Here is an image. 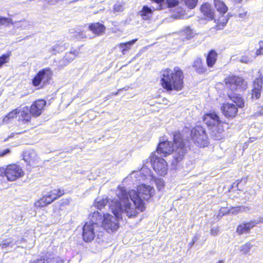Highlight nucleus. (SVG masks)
<instances>
[{
  "mask_svg": "<svg viewBox=\"0 0 263 263\" xmlns=\"http://www.w3.org/2000/svg\"><path fill=\"white\" fill-rule=\"evenodd\" d=\"M181 36L183 41L185 40H191L195 34L194 30L189 27H186L184 29L182 30L180 33Z\"/></svg>",
  "mask_w": 263,
  "mask_h": 263,
  "instance_id": "25",
  "label": "nucleus"
},
{
  "mask_svg": "<svg viewBox=\"0 0 263 263\" xmlns=\"http://www.w3.org/2000/svg\"><path fill=\"white\" fill-rule=\"evenodd\" d=\"M23 159L30 165L36 164L38 162V156L32 149L26 151L23 155Z\"/></svg>",
  "mask_w": 263,
  "mask_h": 263,
  "instance_id": "18",
  "label": "nucleus"
},
{
  "mask_svg": "<svg viewBox=\"0 0 263 263\" xmlns=\"http://www.w3.org/2000/svg\"><path fill=\"white\" fill-rule=\"evenodd\" d=\"M260 78L256 80L254 82L253 89L252 90V97L258 99L260 96V91L263 84V66L260 71Z\"/></svg>",
  "mask_w": 263,
  "mask_h": 263,
  "instance_id": "16",
  "label": "nucleus"
},
{
  "mask_svg": "<svg viewBox=\"0 0 263 263\" xmlns=\"http://www.w3.org/2000/svg\"><path fill=\"white\" fill-rule=\"evenodd\" d=\"M31 114L28 106L18 108V130L15 131V134H20L24 132L23 130L28 125L31 118Z\"/></svg>",
  "mask_w": 263,
  "mask_h": 263,
  "instance_id": "8",
  "label": "nucleus"
},
{
  "mask_svg": "<svg viewBox=\"0 0 263 263\" xmlns=\"http://www.w3.org/2000/svg\"><path fill=\"white\" fill-rule=\"evenodd\" d=\"M30 263H45V259L40 258L31 261Z\"/></svg>",
  "mask_w": 263,
  "mask_h": 263,
  "instance_id": "50",
  "label": "nucleus"
},
{
  "mask_svg": "<svg viewBox=\"0 0 263 263\" xmlns=\"http://www.w3.org/2000/svg\"><path fill=\"white\" fill-rule=\"evenodd\" d=\"M248 207L244 206H239L236 207H231V214H237L238 213L242 211H248L249 210Z\"/></svg>",
  "mask_w": 263,
  "mask_h": 263,
  "instance_id": "36",
  "label": "nucleus"
},
{
  "mask_svg": "<svg viewBox=\"0 0 263 263\" xmlns=\"http://www.w3.org/2000/svg\"><path fill=\"white\" fill-rule=\"evenodd\" d=\"M218 263H223V261H222V260H220V261H218Z\"/></svg>",
  "mask_w": 263,
  "mask_h": 263,
  "instance_id": "59",
  "label": "nucleus"
},
{
  "mask_svg": "<svg viewBox=\"0 0 263 263\" xmlns=\"http://www.w3.org/2000/svg\"><path fill=\"white\" fill-rule=\"evenodd\" d=\"M261 112L263 114V107L261 109Z\"/></svg>",
  "mask_w": 263,
  "mask_h": 263,
  "instance_id": "60",
  "label": "nucleus"
},
{
  "mask_svg": "<svg viewBox=\"0 0 263 263\" xmlns=\"http://www.w3.org/2000/svg\"><path fill=\"white\" fill-rule=\"evenodd\" d=\"M230 109V104L228 103H223L222 106L221 107V110L223 114L226 117H230V111H229Z\"/></svg>",
  "mask_w": 263,
  "mask_h": 263,
  "instance_id": "35",
  "label": "nucleus"
},
{
  "mask_svg": "<svg viewBox=\"0 0 263 263\" xmlns=\"http://www.w3.org/2000/svg\"><path fill=\"white\" fill-rule=\"evenodd\" d=\"M193 67L195 68L197 72L200 73H203L205 71V68L203 66L202 61L198 58L194 62Z\"/></svg>",
  "mask_w": 263,
  "mask_h": 263,
  "instance_id": "32",
  "label": "nucleus"
},
{
  "mask_svg": "<svg viewBox=\"0 0 263 263\" xmlns=\"http://www.w3.org/2000/svg\"><path fill=\"white\" fill-rule=\"evenodd\" d=\"M237 2L239 3L241 2V0H236Z\"/></svg>",
  "mask_w": 263,
  "mask_h": 263,
  "instance_id": "61",
  "label": "nucleus"
},
{
  "mask_svg": "<svg viewBox=\"0 0 263 263\" xmlns=\"http://www.w3.org/2000/svg\"><path fill=\"white\" fill-rule=\"evenodd\" d=\"M91 218L89 221L91 222H96L97 224H99L102 219V217L101 214L98 211H95L91 215Z\"/></svg>",
  "mask_w": 263,
  "mask_h": 263,
  "instance_id": "33",
  "label": "nucleus"
},
{
  "mask_svg": "<svg viewBox=\"0 0 263 263\" xmlns=\"http://www.w3.org/2000/svg\"><path fill=\"white\" fill-rule=\"evenodd\" d=\"M254 221H255L256 222H258L257 224H258L260 222H263V218H260L259 220H257V221L254 220Z\"/></svg>",
  "mask_w": 263,
  "mask_h": 263,
  "instance_id": "56",
  "label": "nucleus"
},
{
  "mask_svg": "<svg viewBox=\"0 0 263 263\" xmlns=\"http://www.w3.org/2000/svg\"><path fill=\"white\" fill-rule=\"evenodd\" d=\"M18 116V108L10 112L4 119V121H7L10 119L13 118Z\"/></svg>",
  "mask_w": 263,
  "mask_h": 263,
  "instance_id": "40",
  "label": "nucleus"
},
{
  "mask_svg": "<svg viewBox=\"0 0 263 263\" xmlns=\"http://www.w3.org/2000/svg\"><path fill=\"white\" fill-rule=\"evenodd\" d=\"M16 242H17V241L15 240L14 239L8 238V239L3 240L0 243V247L2 249H4V248H6L9 247H12L14 245H17Z\"/></svg>",
  "mask_w": 263,
  "mask_h": 263,
  "instance_id": "31",
  "label": "nucleus"
},
{
  "mask_svg": "<svg viewBox=\"0 0 263 263\" xmlns=\"http://www.w3.org/2000/svg\"><path fill=\"white\" fill-rule=\"evenodd\" d=\"M64 194V191L61 189H54L44 195L42 198L35 203L37 207H43L50 204Z\"/></svg>",
  "mask_w": 263,
  "mask_h": 263,
  "instance_id": "11",
  "label": "nucleus"
},
{
  "mask_svg": "<svg viewBox=\"0 0 263 263\" xmlns=\"http://www.w3.org/2000/svg\"><path fill=\"white\" fill-rule=\"evenodd\" d=\"M219 232V229L217 227H213L210 230V233L212 235L216 236Z\"/></svg>",
  "mask_w": 263,
  "mask_h": 263,
  "instance_id": "48",
  "label": "nucleus"
},
{
  "mask_svg": "<svg viewBox=\"0 0 263 263\" xmlns=\"http://www.w3.org/2000/svg\"><path fill=\"white\" fill-rule=\"evenodd\" d=\"M191 135L193 142L198 146L204 147L208 146V137L202 127L196 126L193 128Z\"/></svg>",
  "mask_w": 263,
  "mask_h": 263,
  "instance_id": "9",
  "label": "nucleus"
},
{
  "mask_svg": "<svg viewBox=\"0 0 263 263\" xmlns=\"http://www.w3.org/2000/svg\"><path fill=\"white\" fill-rule=\"evenodd\" d=\"M121 90H122L121 89H119V90H118V92H117L115 95H117L119 93V92L120 91H121Z\"/></svg>",
  "mask_w": 263,
  "mask_h": 263,
  "instance_id": "58",
  "label": "nucleus"
},
{
  "mask_svg": "<svg viewBox=\"0 0 263 263\" xmlns=\"http://www.w3.org/2000/svg\"><path fill=\"white\" fill-rule=\"evenodd\" d=\"M198 236L196 235L195 236L193 239H192V242L190 243V245L191 246V247H192V246H193V245L195 243V242L198 240Z\"/></svg>",
  "mask_w": 263,
  "mask_h": 263,
  "instance_id": "53",
  "label": "nucleus"
},
{
  "mask_svg": "<svg viewBox=\"0 0 263 263\" xmlns=\"http://www.w3.org/2000/svg\"><path fill=\"white\" fill-rule=\"evenodd\" d=\"M102 228L96 222L88 221L85 223L83 227L82 237L85 242H91Z\"/></svg>",
  "mask_w": 263,
  "mask_h": 263,
  "instance_id": "7",
  "label": "nucleus"
},
{
  "mask_svg": "<svg viewBox=\"0 0 263 263\" xmlns=\"http://www.w3.org/2000/svg\"><path fill=\"white\" fill-rule=\"evenodd\" d=\"M155 194V189L149 185L142 184L138 186L137 191H127L124 187L119 186L116 191L117 197L120 200L118 209L122 210L129 217H135L139 212L145 210L143 200H148Z\"/></svg>",
  "mask_w": 263,
  "mask_h": 263,
  "instance_id": "1",
  "label": "nucleus"
},
{
  "mask_svg": "<svg viewBox=\"0 0 263 263\" xmlns=\"http://www.w3.org/2000/svg\"><path fill=\"white\" fill-rule=\"evenodd\" d=\"M89 28L93 33L100 35L105 31V26L100 23H92L89 25Z\"/></svg>",
  "mask_w": 263,
  "mask_h": 263,
  "instance_id": "22",
  "label": "nucleus"
},
{
  "mask_svg": "<svg viewBox=\"0 0 263 263\" xmlns=\"http://www.w3.org/2000/svg\"><path fill=\"white\" fill-rule=\"evenodd\" d=\"M27 22V25L25 26V24H23L22 23L17 24V26H18L17 28H21L22 29H25L27 26L28 25V22L26 21Z\"/></svg>",
  "mask_w": 263,
  "mask_h": 263,
  "instance_id": "51",
  "label": "nucleus"
},
{
  "mask_svg": "<svg viewBox=\"0 0 263 263\" xmlns=\"http://www.w3.org/2000/svg\"><path fill=\"white\" fill-rule=\"evenodd\" d=\"M114 11L115 12H122L124 9V3L123 2H117L114 5Z\"/></svg>",
  "mask_w": 263,
  "mask_h": 263,
  "instance_id": "38",
  "label": "nucleus"
},
{
  "mask_svg": "<svg viewBox=\"0 0 263 263\" xmlns=\"http://www.w3.org/2000/svg\"><path fill=\"white\" fill-rule=\"evenodd\" d=\"M120 203V200L118 201H111L110 204V209H111L114 215L109 214L103 215V221L102 226L104 229L108 232L116 231L119 227V220L122 219L123 217H128L126 213L122 212V210L118 209V204Z\"/></svg>",
  "mask_w": 263,
  "mask_h": 263,
  "instance_id": "4",
  "label": "nucleus"
},
{
  "mask_svg": "<svg viewBox=\"0 0 263 263\" xmlns=\"http://www.w3.org/2000/svg\"><path fill=\"white\" fill-rule=\"evenodd\" d=\"M52 72L49 68H45L40 70L32 80L34 86L43 87L50 80Z\"/></svg>",
  "mask_w": 263,
  "mask_h": 263,
  "instance_id": "12",
  "label": "nucleus"
},
{
  "mask_svg": "<svg viewBox=\"0 0 263 263\" xmlns=\"http://www.w3.org/2000/svg\"><path fill=\"white\" fill-rule=\"evenodd\" d=\"M160 83L162 87L167 91H180L183 87V74L178 67L173 69L166 68L161 72Z\"/></svg>",
  "mask_w": 263,
  "mask_h": 263,
  "instance_id": "3",
  "label": "nucleus"
},
{
  "mask_svg": "<svg viewBox=\"0 0 263 263\" xmlns=\"http://www.w3.org/2000/svg\"><path fill=\"white\" fill-rule=\"evenodd\" d=\"M21 23L25 24V26L27 25V22L25 20L13 22L12 19L10 18L1 16L0 25L8 26L9 24H12L13 25L14 27H18V26H17V24Z\"/></svg>",
  "mask_w": 263,
  "mask_h": 263,
  "instance_id": "21",
  "label": "nucleus"
},
{
  "mask_svg": "<svg viewBox=\"0 0 263 263\" xmlns=\"http://www.w3.org/2000/svg\"><path fill=\"white\" fill-rule=\"evenodd\" d=\"M173 17L174 18H180L181 17L179 15H175V14H174L173 15Z\"/></svg>",
  "mask_w": 263,
  "mask_h": 263,
  "instance_id": "57",
  "label": "nucleus"
},
{
  "mask_svg": "<svg viewBox=\"0 0 263 263\" xmlns=\"http://www.w3.org/2000/svg\"><path fill=\"white\" fill-rule=\"evenodd\" d=\"M10 60L9 54H4L0 57V68H1L3 65L7 63Z\"/></svg>",
  "mask_w": 263,
  "mask_h": 263,
  "instance_id": "41",
  "label": "nucleus"
},
{
  "mask_svg": "<svg viewBox=\"0 0 263 263\" xmlns=\"http://www.w3.org/2000/svg\"><path fill=\"white\" fill-rule=\"evenodd\" d=\"M130 175L131 178L135 177L137 180L139 181L145 180H152L154 178L151 170L145 166V163L140 171H134Z\"/></svg>",
  "mask_w": 263,
  "mask_h": 263,
  "instance_id": "13",
  "label": "nucleus"
},
{
  "mask_svg": "<svg viewBox=\"0 0 263 263\" xmlns=\"http://www.w3.org/2000/svg\"><path fill=\"white\" fill-rule=\"evenodd\" d=\"M64 261L53 254L48 253L46 255V263H63Z\"/></svg>",
  "mask_w": 263,
  "mask_h": 263,
  "instance_id": "30",
  "label": "nucleus"
},
{
  "mask_svg": "<svg viewBox=\"0 0 263 263\" xmlns=\"http://www.w3.org/2000/svg\"><path fill=\"white\" fill-rule=\"evenodd\" d=\"M145 161H146V163H147L148 162V159L146 160Z\"/></svg>",
  "mask_w": 263,
  "mask_h": 263,
  "instance_id": "62",
  "label": "nucleus"
},
{
  "mask_svg": "<svg viewBox=\"0 0 263 263\" xmlns=\"http://www.w3.org/2000/svg\"><path fill=\"white\" fill-rule=\"evenodd\" d=\"M46 104V102L44 100L35 101L29 108L31 115L34 117L41 115Z\"/></svg>",
  "mask_w": 263,
  "mask_h": 263,
  "instance_id": "17",
  "label": "nucleus"
},
{
  "mask_svg": "<svg viewBox=\"0 0 263 263\" xmlns=\"http://www.w3.org/2000/svg\"><path fill=\"white\" fill-rule=\"evenodd\" d=\"M200 10L201 13L207 18L210 20L214 19V13L210 4L207 3L203 4L200 8Z\"/></svg>",
  "mask_w": 263,
  "mask_h": 263,
  "instance_id": "20",
  "label": "nucleus"
},
{
  "mask_svg": "<svg viewBox=\"0 0 263 263\" xmlns=\"http://www.w3.org/2000/svg\"><path fill=\"white\" fill-rule=\"evenodd\" d=\"M153 2L157 3L158 4H159L160 6H159V9H162L161 8V4H163L164 3V0H152Z\"/></svg>",
  "mask_w": 263,
  "mask_h": 263,
  "instance_id": "54",
  "label": "nucleus"
},
{
  "mask_svg": "<svg viewBox=\"0 0 263 263\" xmlns=\"http://www.w3.org/2000/svg\"><path fill=\"white\" fill-rule=\"evenodd\" d=\"M231 117L235 116L238 111L237 107L242 108L244 106V101L239 93L235 94L233 96H231Z\"/></svg>",
  "mask_w": 263,
  "mask_h": 263,
  "instance_id": "15",
  "label": "nucleus"
},
{
  "mask_svg": "<svg viewBox=\"0 0 263 263\" xmlns=\"http://www.w3.org/2000/svg\"><path fill=\"white\" fill-rule=\"evenodd\" d=\"M152 9L146 6H144L142 10L139 12L140 15L145 20L149 19L152 16Z\"/></svg>",
  "mask_w": 263,
  "mask_h": 263,
  "instance_id": "28",
  "label": "nucleus"
},
{
  "mask_svg": "<svg viewBox=\"0 0 263 263\" xmlns=\"http://www.w3.org/2000/svg\"><path fill=\"white\" fill-rule=\"evenodd\" d=\"M253 61V57H250L248 56H242L240 59V61L244 63H248Z\"/></svg>",
  "mask_w": 263,
  "mask_h": 263,
  "instance_id": "45",
  "label": "nucleus"
},
{
  "mask_svg": "<svg viewBox=\"0 0 263 263\" xmlns=\"http://www.w3.org/2000/svg\"><path fill=\"white\" fill-rule=\"evenodd\" d=\"M198 0H184L186 5L190 9H193L196 5Z\"/></svg>",
  "mask_w": 263,
  "mask_h": 263,
  "instance_id": "42",
  "label": "nucleus"
},
{
  "mask_svg": "<svg viewBox=\"0 0 263 263\" xmlns=\"http://www.w3.org/2000/svg\"><path fill=\"white\" fill-rule=\"evenodd\" d=\"M10 153V151L9 148H7L3 151H0V157H2L5 156V155L9 154Z\"/></svg>",
  "mask_w": 263,
  "mask_h": 263,
  "instance_id": "49",
  "label": "nucleus"
},
{
  "mask_svg": "<svg viewBox=\"0 0 263 263\" xmlns=\"http://www.w3.org/2000/svg\"><path fill=\"white\" fill-rule=\"evenodd\" d=\"M174 145L171 141L167 140L160 142L156 151L158 154L164 157L173 152L172 164L176 165L184 159L187 148L181 134L179 133H176L174 135Z\"/></svg>",
  "mask_w": 263,
  "mask_h": 263,
  "instance_id": "2",
  "label": "nucleus"
},
{
  "mask_svg": "<svg viewBox=\"0 0 263 263\" xmlns=\"http://www.w3.org/2000/svg\"><path fill=\"white\" fill-rule=\"evenodd\" d=\"M156 185L159 190H162L164 186V182L163 179L161 178H155L154 180Z\"/></svg>",
  "mask_w": 263,
  "mask_h": 263,
  "instance_id": "39",
  "label": "nucleus"
},
{
  "mask_svg": "<svg viewBox=\"0 0 263 263\" xmlns=\"http://www.w3.org/2000/svg\"><path fill=\"white\" fill-rule=\"evenodd\" d=\"M24 175L22 167L16 164L8 165L6 167H0V176H6L10 181H15Z\"/></svg>",
  "mask_w": 263,
  "mask_h": 263,
  "instance_id": "6",
  "label": "nucleus"
},
{
  "mask_svg": "<svg viewBox=\"0 0 263 263\" xmlns=\"http://www.w3.org/2000/svg\"><path fill=\"white\" fill-rule=\"evenodd\" d=\"M247 83L244 79L240 76H231V91L241 92L247 89Z\"/></svg>",
  "mask_w": 263,
  "mask_h": 263,
  "instance_id": "14",
  "label": "nucleus"
},
{
  "mask_svg": "<svg viewBox=\"0 0 263 263\" xmlns=\"http://www.w3.org/2000/svg\"><path fill=\"white\" fill-rule=\"evenodd\" d=\"M225 210H226V209L223 208H221V209L220 210V213H222V214H223H223H224V212H225Z\"/></svg>",
  "mask_w": 263,
  "mask_h": 263,
  "instance_id": "55",
  "label": "nucleus"
},
{
  "mask_svg": "<svg viewBox=\"0 0 263 263\" xmlns=\"http://www.w3.org/2000/svg\"><path fill=\"white\" fill-rule=\"evenodd\" d=\"M65 49V47L62 45V43H60L59 44H57L53 46L50 50V52L52 54H55L59 52L60 51H62Z\"/></svg>",
  "mask_w": 263,
  "mask_h": 263,
  "instance_id": "34",
  "label": "nucleus"
},
{
  "mask_svg": "<svg viewBox=\"0 0 263 263\" xmlns=\"http://www.w3.org/2000/svg\"><path fill=\"white\" fill-rule=\"evenodd\" d=\"M203 122L211 130V135L216 140L220 139L222 129L219 127L220 120L217 115L215 113L206 114L203 117Z\"/></svg>",
  "mask_w": 263,
  "mask_h": 263,
  "instance_id": "5",
  "label": "nucleus"
},
{
  "mask_svg": "<svg viewBox=\"0 0 263 263\" xmlns=\"http://www.w3.org/2000/svg\"><path fill=\"white\" fill-rule=\"evenodd\" d=\"M242 180H237L235 182L233 183L231 185V189L237 188L238 190H241V187H239V184L242 182Z\"/></svg>",
  "mask_w": 263,
  "mask_h": 263,
  "instance_id": "47",
  "label": "nucleus"
},
{
  "mask_svg": "<svg viewBox=\"0 0 263 263\" xmlns=\"http://www.w3.org/2000/svg\"><path fill=\"white\" fill-rule=\"evenodd\" d=\"M238 15L240 17L245 18L247 17L248 16L247 12L245 11V12L239 13Z\"/></svg>",
  "mask_w": 263,
  "mask_h": 263,
  "instance_id": "52",
  "label": "nucleus"
},
{
  "mask_svg": "<svg viewBox=\"0 0 263 263\" xmlns=\"http://www.w3.org/2000/svg\"><path fill=\"white\" fill-rule=\"evenodd\" d=\"M253 245L250 242H247L240 247V251L245 254H247L251 250Z\"/></svg>",
  "mask_w": 263,
  "mask_h": 263,
  "instance_id": "37",
  "label": "nucleus"
},
{
  "mask_svg": "<svg viewBox=\"0 0 263 263\" xmlns=\"http://www.w3.org/2000/svg\"><path fill=\"white\" fill-rule=\"evenodd\" d=\"M257 223L255 221H250L240 224L237 227V232L239 234L248 233L250 229L256 226Z\"/></svg>",
  "mask_w": 263,
  "mask_h": 263,
  "instance_id": "19",
  "label": "nucleus"
},
{
  "mask_svg": "<svg viewBox=\"0 0 263 263\" xmlns=\"http://www.w3.org/2000/svg\"><path fill=\"white\" fill-rule=\"evenodd\" d=\"M69 63L68 62V61H67L66 60H65V58H64V57L62 60H61L59 62L57 66L59 69H62L65 66H66V65L69 64Z\"/></svg>",
  "mask_w": 263,
  "mask_h": 263,
  "instance_id": "43",
  "label": "nucleus"
},
{
  "mask_svg": "<svg viewBox=\"0 0 263 263\" xmlns=\"http://www.w3.org/2000/svg\"><path fill=\"white\" fill-rule=\"evenodd\" d=\"M154 170L159 175L164 176L167 173L168 165L166 161L162 157L152 154L149 157Z\"/></svg>",
  "mask_w": 263,
  "mask_h": 263,
  "instance_id": "10",
  "label": "nucleus"
},
{
  "mask_svg": "<svg viewBox=\"0 0 263 263\" xmlns=\"http://www.w3.org/2000/svg\"><path fill=\"white\" fill-rule=\"evenodd\" d=\"M259 48L256 51V55H263V42L260 41L258 43Z\"/></svg>",
  "mask_w": 263,
  "mask_h": 263,
  "instance_id": "44",
  "label": "nucleus"
},
{
  "mask_svg": "<svg viewBox=\"0 0 263 263\" xmlns=\"http://www.w3.org/2000/svg\"><path fill=\"white\" fill-rule=\"evenodd\" d=\"M168 7H173L178 4V0H167Z\"/></svg>",
  "mask_w": 263,
  "mask_h": 263,
  "instance_id": "46",
  "label": "nucleus"
},
{
  "mask_svg": "<svg viewBox=\"0 0 263 263\" xmlns=\"http://www.w3.org/2000/svg\"><path fill=\"white\" fill-rule=\"evenodd\" d=\"M138 39H135L126 43H121L119 44V47L120 49L123 54H125L131 49V47L137 41Z\"/></svg>",
  "mask_w": 263,
  "mask_h": 263,
  "instance_id": "23",
  "label": "nucleus"
},
{
  "mask_svg": "<svg viewBox=\"0 0 263 263\" xmlns=\"http://www.w3.org/2000/svg\"><path fill=\"white\" fill-rule=\"evenodd\" d=\"M81 52L80 51V48L79 49H73L69 52L66 53L64 58L70 63L72 60H73L76 57L79 56L80 53Z\"/></svg>",
  "mask_w": 263,
  "mask_h": 263,
  "instance_id": "29",
  "label": "nucleus"
},
{
  "mask_svg": "<svg viewBox=\"0 0 263 263\" xmlns=\"http://www.w3.org/2000/svg\"><path fill=\"white\" fill-rule=\"evenodd\" d=\"M119 201V199L117 197V199H115L110 201H109L107 198H98L96 202L95 203V206L97 207L98 209H101L102 208L104 207L107 203H109V205L110 206V204L111 203V201Z\"/></svg>",
  "mask_w": 263,
  "mask_h": 263,
  "instance_id": "24",
  "label": "nucleus"
},
{
  "mask_svg": "<svg viewBox=\"0 0 263 263\" xmlns=\"http://www.w3.org/2000/svg\"><path fill=\"white\" fill-rule=\"evenodd\" d=\"M217 54L213 50H211L206 57L207 65L209 67H212L217 60Z\"/></svg>",
  "mask_w": 263,
  "mask_h": 263,
  "instance_id": "26",
  "label": "nucleus"
},
{
  "mask_svg": "<svg viewBox=\"0 0 263 263\" xmlns=\"http://www.w3.org/2000/svg\"><path fill=\"white\" fill-rule=\"evenodd\" d=\"M215 7L221 14H224L228 11V7L221 0H214Z\"/></svg>",
  "mask_w": 263,
  "mask_h": 263,
  "instance_id": "27",
  "label": "nucleus"
}]
</instances>
